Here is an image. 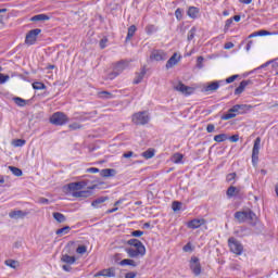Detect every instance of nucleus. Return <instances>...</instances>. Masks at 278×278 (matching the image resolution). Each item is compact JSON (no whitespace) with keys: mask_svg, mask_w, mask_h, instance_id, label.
I'll list each match as a JSON object with an SVG mask.
<instances>
[{"mask_svg":"<svg viewBox=\"0 0 278 278\" xmlns=\"http://www.w3.org/2000/svg\"><path fill=\"white\" fill-rule=\"evenodd\" d=\"M25 139H15L12 141V146L15 147V148H18V147H25Z\"/></svg>","mask_w":278,"mask_h":278,"instance_id":"nucleus-36","label":"nucleus"},{"mask_svg":"<svg viewBox=\"0 0 278 278\" xmlns=\"http://www.w3.org/2000/svg\"><path fill=\"white\" fill-rule=\"evenodd\" d=\"M238 77V75H232L226 79V84H233V80Z\"/></svg>","mask_w":278,"mask_h":278,"instance_id":"nucleus-55","label":"nucleus"},{"mask_svg":"<svg viewBox=\"0 0 278 278\" xmlns=\"http://www.w3.org/2000/svg\"><path fill=\"white\" fill-rule=\"evenodd\" d=\"M71 231V227L65 226L56 230V236H66Z\"/></svg>","mask_w":278,"mask_h":278,"instance_id":"nucleus-33","label":"nucleus"},{"mask_svg":"<svg viewBox=\"0 0 278 278\" xmlns=\"http://www.w3.org/2000/svg\"><path fill=\"white\" fill-rule=\"evenodd\" d=\"M97 277H116V271L114 268H109L100 271Z\"/></svg>","mask_w":278,"mask_h":278,"instance_id":"nucleus-16","label":"nucleus"},{"mask_svg":"<svg viewBox=\"0 0 278 278\" xmlns=\"http://www.w3.org/2000/svg\"><path fill=\"white\" fill-rule=\"evenodd\" d=\"M233 24V18H228L226 21V24H225V29H229V27H231V25Z\"/></svg>","mask_w":278,"mask_h":278,"instance_id":"nucleus-54","label":"nucleus"},{"mask_svg":"<svg viewBox=\"0 0 278 278\" xmlns=\"http://www.w3.org/2000/svg\"><path fill=\"white\" fill-rule=\"evenodd\" d=\"M123 157L129 159V157H138V155L134 154V152L129 151L123 154Z\"/></svg>","mask_w":278,"mask_h":278,"instance_id":"nucleus-50","label":"nucleus"},{"mask_svg":"<svg viewBox=\"0 0 278 278\" xmlns=\"http://www.w3.org/2000/svg\"><path fill=\"white\" fill-rule=\"evenodd\" d=\"M262 144V139L258 137L254 141V146L252 149V164L253 166H257V162H260V147Z\"/></svg>","mask_w":278,"mask_h":278,"instance_id":"nucleus-6","label":"nucleus"},{"mask_svg":"<svg viewBox=\"0 0 278 278\" xmlns=\"http://www.w3.org/2000/svg\"><path fill=\"white\" fill-rule=\"evenodd\" d=\"M149 121H151V117L147 112H138L132 115V123L135 125H147Z\"/></svg>","mask_w":278,"mask_h":278,"instance_id":"nucleus-5","label":"nucleus"},{"mask_svg":"<svg viewBox=\"0 0 278 278\" xmlns=\"http://www.w3.org/2000/svg\"><path fill=\"white\" fill-rule=\"evenodd\" d=\"M128 65L129 63H127V61L118 62L115 65L113 73L110 74L109 79H115V77H118V75H121V73H123Z\"/></svg>","mask_w":278,"mask_h":278,"instance_id":"nucleus-7","label":"nucleus"},{"mask_svg":"<svg viewBox=\"0 0 278 278\" xmlns=\"http://www.w3.org/2000/svg\"><path fill=\"white\" fill-rule=\"evenodd\" d=\"M179 62H181V54L176 52L168 59L165 66L167 70L174 68V66H177Z\"/></svg>","mask_w":278,"mask_h":278,"instance_id":"nucleus-11","label":"nucleus"},{"mask_svg":"<svg viewBox=\"0 0 278 278\" xmlns=\"http://www.w3.org/2000/svg\"><path fill=\"white\" fill-rule=\"evenodd\" d=\"M98 97L100 99H112L113 94L109 91H100L98 92Z\"/></svg>","mask_w":278,"mask_h":278,"instance_id":"nucleus-35","label":"nucleus"},{"mask_svg":"<svg viewBox=\"0 0 278 278\" xmlns=\"http://www.w3.org/2000/svg\"><path fill=\"white\" fill-rule=\"evenodd\" d=\"M84 188H86V182L84 181L72 182L63 187V192L75 199H88L90 191L84 190Z\"/></svg>","mask_w":278,"mask_h":278,"instance_id":"nucleus-1","label":"nucleus"},{"mask_svg":"<svg viewBox=\"0 0 278 278\" xmlns=\"http://www.w3.org/2000/svg\"><path fill=\"white\" fill-rule=\"evenodd\" d=\"M175 88L178 92H181V94H186V96L192 94V92H194V88L186 86L181 83H179Z\"/></svg>","mask_w":278,"mask_h":278,"instance_id":"nucleus-13","label":"nucleus"},{"mask_svg":"<svg viewBox=\"0 0 278 278\" xmlns=\"http://www.w3.org/2000/svg\"><path fill=\"white\" fill-rule=\"evenodd\" d=\"M172 210L174 211V212H179V210H181V203L180 202H173V204H172Z\"/></svg>","mask_w":278,"mask_h":278,"instance_id":"nucleus-42","label":"nucleus"},{"mask_svg":"<svg viewBox=\"0 0 278 278\" xmlns=\"http://www.w3.org/2000/svg\"><path fill=\"white\" fill-rule=\"evenodd\" d=\"M115 173H116V170L106 168V169H102L100 172V175H101V177H114Z\"/></svg>","mask_w":278,"mask_h":278,"instance_id":"nucleus-24","label":"nucleus"},{"mask_svg":"<svg viewBox=\"0 0 278 278\" xmlns=\"http://www.w3.org/2000/svg\"><path fill=\"white\" fill-rule=\"evenodd\" d=\"M203 56H199L198 58V66H199V68H203Z\"/></svg>","mask_w":278,"mask_h":278,"instance_id":"nucleus-61","label":"nucleus"},{"mask_svg":"<svg viewBox=\"0 0 278 278\" xmlns=\"http://www.w3.org/2000/svg\"><path fill=\"white\" fill-rule=\"evenodd\" d=\"M136 25H131L129 28H128V33H127V37H126V40H131V38H134V34H136Z\"/></svg>","mask_w":278,"mask_h":278,"instance_id":"nucleus-30","label":"nucleus"},{"mask_svg":"<svg viewBox=\"0 0 278 278\" xmlns=\"http://www.w3.org/2000/svg\"><path fill=\"white\" fill-rule=\"evenodd\" d=\"M216 129V126L214 124H208L206 127L207 134H213V131Z\"/></svg>","mask_w":278,"mask_h":278,"instance_id":"nucleus-48","label":"nucleus"},{"mask_svg":"<svg viewBox=\"0 0 278 278\" xmlns=\"http://www.w3.org/2000/svg\"><path fill=\"white\" fill-rule=\"evenodd\" d=\"M128 244L130 248L125 249L128 257L138 258L144 257V255H147V248H144V244H142L140 240L130 239L128 240Z\"/></svg>","mask_w":278,"mask_h":278,"instance_id":"nucleus-2","label":"nucleus"},{"mask_svg":"<svg viewBox=\"0 0 278 278\" xmlns=\"http://www.w3.org/2000/svg\"><path fill=\"white\" fill-rule=\"evenodd\" d=\"M226 140H229V136H227V134H219L214 137L215 142H225Z\"/></svg>","mask_w":278,"mask_h":278,"instance_id":"nucleus-26","label":"nucleus"},{"mask_svg":"<svg viewBox=\"0 0 278 278\" xmlns=\"http://www.w3.org/2000/svg\"><path fill=\"white\" fill-rule=\"evenodd\" d=\"M4 264L5 266H9V268H14V269L18 268L20 266L18 261H15V260H7Z\"/></svg>","mask_w":278,"mask_h":278,"instance_id":"nucleus-25","label":"nucleus"},{"mask_svg":"<svg viewBox=\"0 0 278 278\" xmlns=\"http://www.w3.org/2000/svg\"><path fill=\"white\" fill-rule=\"evenodd\" d=\"M172 162L174 164H182L184 163V154L181 153H175L173 156H172Z\"/></svg>","mask_w":278,"mask_h":278,"instance_id":"nucleus-23","label":"nucleus"},{"mask_svg":"<svg viewBox=\"0 0 278 278\" xmlns=\"http://www.w3.org/2000/svg\"><path fill=\"white\" fill-rule=\"evenodd\" d=\"M220 84H223V80L210 83L204 87V92H214L218 90V88H220Z\"/></svg>","mask_w":278,"mask_h":278,"instance_id":"nucleus-14","label":"nucleus"},{"mask_svg":"<svg viewBox=\"0 0 278 278\" xmlns=\"http://www.w3.org/2000/svg\"><path fill=\"white\" fill-rule=\"evenodd\" d=\"M141 155H142V157H144L146 160H151V157H154L155 151L149 149V150H147L146 152H143Z\"/></svg>","mask_w":278,"mask_h":278,"instance_id":"nucleus-32","label":"nucleus"},{"mask_svg":"<svg viewBox=\"0 0 278 278\" xmlns=\"http://www.w3.org/2000/svg\"><path fill=\"white\" fill-rule=\"evenodd\" d=\"M271 64H273L274 68H277V66H278V59L275 60V61H271Z\"/></svg>","mask_w":278,"mask_h":278,"instance_id":"nucleus-64","label":"nucleus"},{"mask_svg":"<svg viewBox=\"0 0 278 278\" xmlns=\"http://www.w3.org/2000/svg\"><path fill=\"white\" fill-rule=\"evenodd\" d=\"M278 33H270V31H267V30H260L258 31V36H277Z\"/></svg>","mask_w":278,"mask_h":278,"instance_id":"nucleus-45","label":"nucleus"},{"mask_svg":"<svg viewBox=\"0 0 278 278\" xmlns=\"http://www.w3.org/2000/svg\"><path fill=\"white\" fill-rule=\"evenodd\" d=\"M41 31L42 30L40 28H36V29L30 30L26 35V39H25L26 45H36V40H38V35H40Z\"/></svg>","mask_w":278,"mask_h":278,"instance_id":"nucleus-9","label":"nucleus"},{"mask_svg":"<svg viewBox=\"0 0 278 278\" xmlns=\"http://www.w3.org/2000/svg\"><path fill=\"white\" fill-rule=\"evenodd\" d=\"M77 258H75V256H71L68 254H63L61 256V262H63V264H67L70 266H72V264H74L76 262Z\"/></svg>","mask_w":278,"mask_h":278,"instance_id":"nucleus-17","label":"nucleus"},{"mask_svg":"<svg viewBox=\"0 0 278 278\" xmlns=\"http://www.w3.org/2000/svg\"><path fill=\"white\" fill-rule=\"evenodd\" d=\"M39 203H41L42 205H49V200L46 198H40Z\"/></svg>","mask_w":278,"mask_h":278,"instance_id":"nucleus-56","label":"nucleus"},{"mask_svg":"<svg viewBox=\"0 0 278 278\" xmlns=\"http://www.w3.org/2000/svg\"><path fill=\"white\" fill-rule=\"evenodd\" d=\"M247 86H249V80L241 81L239 87L236 88L235 94H242L244 92Z\"/></svg>","mask_w":278,"mask_h":278,"instance_id":"nucleus-19","label":"nucleus"},{"mask_svg":"<svg viewBox=\"0 0 278 278\" xmlns=\"http://www.w3.org/2000/svg\"><path fill=\"white\" fill-rule=\"evenodd\" d=\"M33 88L34 90H45V88H47V86H45V84L36 81L33 83Z\"/></svg>","mask_w":278,"mask_h":278,"instance_id":"nucleus-38","label":"nucleus"},{"mask_svg":"<svg viewBox=\"0 0 278 278\" xmlns=\"http://www.w3.org/2000/svg\"><path fill=\"white\" fill-rule=\"evenodd\" d=\"M230 118H236V113L231 112V110L223 116L224 121H230Z\"/></svg>","mask_w":278,"mask_h":278,"instance_id":"nucleus-41","label":"nucleus"},{"mask_svg":"<svg viewBox=\"0 0 278 278\" xmlns=\"http://www.w3.org/2000/svg\"><path fill=\"white\" fill-rule=\"evenodd\" d=\"M194 36H197V28L193 27L188 31V40H194Z\"/></svg>","mask_w":278,"mask_h":278,"instance_id":"nucleus-40","label":"nucleus"},{"mask_svg":"<svg viewBox=\"0 0 278 278\" xmlns=\"http://www.w3.org/2000/svg\"><path fill=\"white\" fill-rule=\"evenodd\" d=\"M228 247L230 249V253H233L235 255H242V253H244V245L233 237L228 239Z\"/></svg>","mask_w":278,"mask_h":278,"instance_id":"nucleus-3","label":"nucleus"},{"mask_svg":"<svg viewBox=\"0 0 278 278\" xmlns=\"http://www.w3.org/2000/svg\"><path fill=\"white\" fill-rule=\"evenodd\" d=\"M105 201H108V198H98L91 203V205L92 207H99V205H101V203H105Z\"/></svg>","mask_w":278,"mask_h":278,"instance_id":"nucleus-34","label":"nucleus"},{"mask_svg":"<svg viewBox=\"0 0 278 278\" xmlns=\"http://www.w3.org/2000/svg\"><path fill=\"white\" fill-rule=\"evenodd\" d=\"M68 128L72 129V131H75L77 129H81V125L78 123L70 124Z\"/></svg>","mask_w":278,"mask_h":278,"instance_id":"nucleus-46","label":"nucleus"},{"mask_svg":"<svg viewBox=\"0 0 278 278\" xmlns=\"http://www.w3.org/2000/svg\"><path fill=\"white\" fill-rule=\"evenodd\" d=\"M119 266H132V268H136L138 266V263L131 258H124L119 262Z\"/></svg>","mask_w":278,"mask_h":278,"instance_id":"nucleus-20","label":"nucleus"},{"mask_svg":"<svg viewBox=\"0 0 278 278\" xmlns=\"http://www.w3.org/2000/svg\"><path fill=\"white\" fill-rule=\"evenodd\" d=\"M224 49H227V50L233 49V42H227V43H225Z\"/></svg>","mask_w":278,"mask_h":278,"instance_id":"nucleus-60","label":"nucleus"},{"mask_svg":"<svg viewBox=\"0 0 278 278\" xmlns=\"http://www.w3.org/2000/svg\"><path fill=\"white\" fill-rule=\"evenodd\" d=\"M175 16H176L177 21H181V16H182L181 9H177L175 11Z\"/></svg>","mask_w":278,"mask_h":278,"instance_id":"nucleus-51","label":"nucleus"},{"mask_svg":"<svg viewBox=\"0 0 278 278\" xmlns=\"http://www.w3.org/2000/svg\"><path fill=\"white\" fill-rule=\"evenodd\" d=\"M10 218H13L14 220H18V218L25 217V213L23 211H11L9 213Z\"/></svg>","mask_w":278,"mask_h":278,"instance_id":"nucleus-18","label":"nucleus"},{"mask_svg":"<svg viewBox=\"0 0 278 278\" xmlns=\"http://www.w3.org/2000/svg\"><path fill=\"white\" fill-rule=\"evenodd\" d=\"M7 81H10V75H4L0 73V84H7Z\"/></svg>","mask_w":278,"mask_h":278,"instance_id":"nucleus-44","label":"nucleus"},{"mask_svg":"<svg viewBox=\"0 0 278 278\" xmlns=\"http://www.w3.org/2000/svg\"><path fill=\"white\" fill-rule=\"evenodd\" d=\"M31 21H49V16L45 14L35 15Z\"/></svg>","mask_w":278,"mask_h":278,"instance_id":"nucleus-37","label":"nucleus"},{"mask_svg":"<svg viewBox=\"0 0 278 278\" xmlns=\"http://www.w3.org/2000/svg\"><path fill=\"white\" fill-rule=\"evenodd\" d=\"M147 75V68H141L140 73H137V76L135 77L134 84H140L142 79H144V76Z\"/></svg>","mask_w":278,"mask_h":278,"instance_id":"nucleus-21","label":"nucleus"},{"mask_svg":"<svg viewBox=\"0 0 278 278\" xmlns=\"http://www.w3.org/2000/svg\"><path fill=\"white\" fill-rule=\"evenodd\" d=\"M62 268H63V270H65L66 273H71V265H63Z\"/></svg>","mask_w":278,"mask_h":278,"instance_id":"nucleus-62","label":"nucleus"},{"mask_svg":"<svg viewBox=\"0 0 278 278\" xmlns=\"http://www.w3.org/2000/svg\"><path fill=\"white\" fill-rule=\"evenodd\" d=\"M136 273H134V271H130V273H127L126 275H125V278H136Z\"/></svg>","mask_w":278,"mask_h":278,"instance_id":"nucleus-59","label":"nucleus"},{"mask_svg":"<svg viewBox=\"0 0 278 278\" xmlns=\"http://www.w3.org/2000/svg\"><path fill=\"white\" fill-rule=\"evenodd\" d=\"M228 140H230V142H238V140H240V136L233 135L231 137H228Z\"/></svg>","mask_w":278,"mask_h":278,"instance_id":"nucleus-53","label":"nucleus"},{"mask_svg":"<svg viewBox=\"0 0 278 278\" xmlns=\"http://www.w3.org/2000/svg\"><path fill=\"white\" fill-rule=\"evenodd\" d=\"M253 216H255V214H253V212H251V211L237 212L235 214V218H236V220H238V223H244V220H247V218H253Z\"/></svg>","mask_w":278,"mask_h":278,"instance_id":"nucleus-12","label":"nucleus"},{"mask_svg":"<svg viewBox=\"0 0 278 278\" xmlns=\"http://www.w3.org/2000/svg\"><path fill=\"white\" fill-rule=\"evenodd\" d=\"M132 236L135 238H140L141 236H144V232L141 230H135V231H132Z\"/></svg>","mask_w":278,"mask_h":278,"instance_id":"nucleus-52","label":"nucleus"},{"mask_svg":"<svg viewBox=\"0 0 278 278\" xmlns=\"http://www.w3.org/2000/svg\"><path fill=\"white\" fill-rule=\"evenodd\" d=\"M150 60L154 62H164V60H168V53L164 50H154L150 54Z\"/></svg>","mask_w":278,"mask_h":278,"instance_id":"nucleus-8","label":"nucleus"},{"mask_svg":"<svg viewBox=\"0 0 278 278\" xmlns=\"http://www.w3.org/2000/svg\"><path fill=\"white\" fill-rule=\"evenodd\" d=\"M237 192H238V189L236 187L231 186L227 190V195L228 197H236Z\"/></svg>","mask_w":278,"mask_h":278,"instance_id":"nucleus-39","label":"nucleus"},{"mask_svg":"<svg viewBox=\"0 0 278 278\" xmlns=\"http://www.w3.org/2000/svg\"><path fill=\"white\" fill-rule=\"evenodd\" d=\"M108 47V38L100 40V48L105 49Z\"/></svg>","mask_w":278,"mask_h":278,"instance_id":"nucleus-49","label":"nucleus"},{"mask_svg":"<svg viewBox=\"0 0 278 278\" xmlns=\"http://www.w3.org/2000/svg\"><path fill=\"white\" fill-rule=\"evenodd\" d=\"M226 180L228 182L236 181V173L228 174Z\"/></svg>","mask_w":278,"mask_h":278,"instance_id":"nucleus-47","label":"nucleus"},{"mask_svg":"<svg viewBox=\"0 0 278 278\" xmlns=\"http://www.w3.org/2000/svg\"><path fill=\"white\" fill-rule=\"evenodd\" d=\"M88 251V248H86V245H80L76 249V253H78L79 255H84V253H86Z\"/></svg>","mask_w":278,"mask_h":278,"instance_id":"nucleus-43","label":"nucleus"},{"mask_svg":"<svg viewBox=\"0 0 278 278\" xmlns=\"http://www.w3.org/2000/svg\"><path fill=\"white\" fill-rule=\"evenodd\" d=\"M13 101L16 105H18L20 108H25V105H27V101L23 98H13Z\"/></svg>","mask_w":278,"mask_h":278,"instance_id":"nucleus-27","label":"nucleus"},{"mask_svg":"<svg viewBox=\"0 0 278 278\" xmlns=\"http://www.w3.org/2000/svg\"><path fill=\"white\" fill-rule=\"evenodd\" d=\"M187 14L190 18H197L199 16V9L197 7H190Z\"/></svg>","mask_w":278,"mask_h":278,"instance_id":"nucleus-22","label":"nucleus"},{"mask_svg":"<svg viewBox=\"0 0 278 278\" xmlns=\"http://www.w3.org/2000/svg\"><path fill=\"white\" fill-rule=\"evenodd\" d=\"M257 36H260L258 31L252 33L251 35H249V38H257Z\"/></svg>","mask_w":278,"mask_h":278,"instance_id":"nucleus-63","label":"nucleus"},{"mask_svg":"<svg viewBox=\"0 0 278 278\" xmlns=\"http://www.w3.org/2000/svg\"><path fill=\"white\" fill-rule=\"evenodd\" d=\"M240 110L244 111L247 110V104H236L230 109V112H233L235 114L240 112Z\"/></svg>","mask_w":278,"mask_h":278,"instance_id":"nucleus-28","label":"nucleus"},{"mask_svg":"<svg viewBox=\"0 0 278 278\" xmlns=\"http://www.w3.org/2000/svg\"><path fill=\"white\" fill-rule=\"evenodd\" d=\"M184 251H185V253H188L189 251H192V245H190V243L186 244L184 247Z\"/></svg>","mask_w":278,"mask_h":278,"instance_id":"nucleus-58","label":"nucleus"},{"mask_svg":"<svg viewBox=\"0 0 278 278\" xmlns=\"http://www.w3.org/2000/svg\"><path fill=\"white\" fill-rule=\"evenodd\" d=\"M190 268L195 277H199V275H201V263L199 262L197 256L191 257Z\"/></svg>","mask_w":278,"mask_h":278,"instance_id":"nucleus-10","label":"nucleus"},{"mask_svg":"<svg viewBox=\"0 0 278 278\" xmlns=\"http://www.w3.org/2000/svg\"><path fill=\"white\" fill-rule=\"evenodd\" d=\"M51 125L62 126L68 123V116L62 112H56L50 117Z\"/></svg>","mask_w":278,"mask_h":278,"instance_id":"nucleus-4","label":"nucleus"},{"mask_svg":"<svg viewBox=\"0 0 278 278\" xmlns=\"http://www.w3.org/2000/svg\"><path fill=\"white\" fill-rule=\"evenodd\" d=\"M87 173L97 174V173H99V168H97V167L88 168V169H87Z\"/></svg>","mask_w":278,"mask_h":278,"instance_id":"nucleus-57","label":"nucleus"},{"mask_svg":"<svg viewBox=\"0 0 278 278\" xmlns=\"http://www.w3.org/2000/svg\"><path fill=\"white\" fill-rule=\"evenodd\" d=\"M9 170H11L12 175H15V177H21L23 175V170L14 166H9Z\"/></svg>","mask_w":278,"mask_h":278,"instance_id":"nucleus-29","label":"nucleus"},{"mask_svg":"<svg viewBox=\"0 0 278 278\" xmlns=\"http://www.w3.org/2000/svg\"><path fill=\"white\" fill-rule=\"evenodd\" d=\"M202 225H205V219H192L188 223L189 229H199V227H202Z\"/></svg>","mask_w":278,"mask_h":278,"instance_id":"nucleus-15","label":"nucleus"},{"mask_svg":"<svg viewBox=\"0 0 278 278\" xmlns=\"http://www.w3.org/2000/svg\"><path fill=\"white\" fill-rule=\"evenodd\" d=\"M53 218L58 222V223H64L66 220V217L64 216V214L62 213H53Z\"/></svg>","mask_w":278,"mask_h":278,"instance_id":"nucleus-31","label":"nucleus"}]
</instances>
